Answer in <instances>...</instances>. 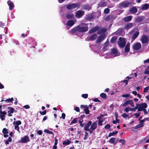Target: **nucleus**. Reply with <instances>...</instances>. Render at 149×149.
I'll list each match as a JSON object with an SVG mask.
<instances>
[{
  "label": "nucleus",
  "instance_id": "nucleus-1",
  "mask_svg": "<svg viewBox=\"0 0 149 149\" xmlns=\"http://www.w3.org/2000/svg\"><path fill=\"white\" fill-rule=\"evenodd\" d=\"M88 24L82 23V25H78L74 27L70 31L71 33L75 35L78 36L79 33L85 32L88 31Z\"/></svg>",
  "mask_w": 149,
  "mask_h": 149
},
{
  "label": "nucleus",
  "instance_id": "nucleus-2",
  "mask_svg": "<svg viewBox=\"0 0 149 149\" xmlns=\"http://www.w3.org/2000/svg\"><path fill=\"white\" fill-rule=\"evenodd\" d=\"M80 3H73L67 5L66 7L68 10H71L74 9L77 7V8H79L80 7Z\"/></svg>",
  "mask_w": 149,
  "mask_h": 149
},
{
  "label": "nucleus",
  "instance_id": "nucleus-3",
  "mask_svg": "<svg viewBox=\"0 0 149 149\" xmlns=\"http://www.w3.org/2000/svg\"><path fill=\"white\" fill-rule=\"evenodd\" d=\"M119 41L118 42V44L119 46L121 48L124 47L126 43V40L125 38H122L120 37L119 38Z\"/></svg>",
  "mask_w": 149,
  "mask_h": 149
},
{
  "label": "nucleus",
  "instance_id": "nucleus-4",
  "mask_svg": "<svg viewBox=\"0 0 149 149\" xmlns=\"http://www.w3.org/2000/svg\"><path fill=\"white\" fill-rule=\"evenodd\" d=\"M136 105L139 106L138 111H142L144 109H146L147 107V104L145 103L141 104H137Z\"/></svg>",
  "mask_w": 149,
  "mask_h": 149
},
{
  "label": "nucleus",
  "instance_id": "nucleus-5",
  "mask_svg": "<svg viewBox=\"0 0 149 149\" xmlns=\"http://www.w3.org/2000/svg\"><path fill=\"white\" fill-rule=\"evenodd\" d=\"M132 4V2L124 1L120 3L119 5L121 7L125 8L128 7L129 6L131 5Z\"/></svg>",
  "mask_w": 149,
  "mask_h": 149
},
{
  "label": "nucleus",
  "instance_id": "nucleus-6",
  "mask_svg": "<svg viewBox=\"0 0 149 149\" xmlns=\"http://www.w3.org/2000/svg\"><path fill=\"white\" fill-rule=\"evenodd\" d=\"M84 11L81 10L77 11L76 12L75 17L78 18H80L84 15Z\"/></svg>",
  "mask_w": 149,
  "mask_h": 149
},
{
  "label": "nucleus",
  "instance_id": "nucleus-7",
  "mask_svg": "<svg viewBox=\"0 0 149 149\" xmlns=\"http://www.w3.org/2000/svg\"><path fill=\"white\" fill-rule=\"evenodd\" d=\"M140 40L143 44H145L148 42V38L146 35H143L142 36Z\"/></svg>",
  "mask_w": 149,
  "mask_h": 149
},
{
  "label": "nucleus",
  "instance_id": "nucleus-8",
  "mask_svg": "<svg viewBox=\"0 0 149 149\" xmlns=\"http://www.w3.org/2000/svg\"><path fill=\"white\" fill-rule=\"evenodd\" d=\"M141 47V44L139 42H137L134 43L132 46V48L134 50H138Z\"/></svg>",
  "mask_w": 149,
  "mask_h": 149
},
{
  "label": "nucleus",
  "instance_id": "nucleus-9",
  "mask_svg": "<svg viewBox=\"0 0 149 149\" xmlns=\"http://www.w3.org/2000/svg\"><path fill=\"white\" fill-rule=\"evenodd\" d=\"M21 141H19V143H26L30 141L29 137L27 136H25L24 137L21 138Z\"/></svg>",
  "mask_w": 149,
  "mask_h": 149
},
{
  "label": "nucleus",
  "instance_id": "nucleus-10",
  "mask_svg": "<svg viewBox=\"0 0 149 149\" xmlns=\"http://www.w3.org/2000/svg\"><path fill=\"white\" fill-rule=\"evenodd\" d=\"M105 36L104 34H102L99 36L96 41V42L97 43H98L101 42L102 41L104 40L105 38Z\"/></svg>",
  "mask_w": 149,
  "mask_h": 149
},
{
  "label": "nucleus",
  "instance_id": "nucleus-11",
  "mask_svg": "<svg viewBox=\"0 0 149 149\" xmlns=\"http://www.w3.org/2000/svg\"><path fill=\"white\" fill-rule=\"evenodd\" d=\"M99 29L100 28L99 26H95L89 30L88 33L90 34L92 33L98 31Z\"/></svg>",
  "mask_w": 149,
  "mask_h": 149
},
{
  "label": "nucleus",
  "instance_id": "nucleus-12",
  "mask_svg": "<svg viewBox=\"0 0 149 149\" xmlns=\"http://www.w3.org/2000/svg\"><path fill=\"white\" fill-rule=\"evenodd\" d=\"M149 8V4L146 3L143 4L141 6V9L143 11L146 10Z\"/></svg>",
  "mask_w": 149,
  "mask_h": 149
},
{
  "label": "nucleus",
  "instance_id": "nucleus-13",
  "mask_svg": "<svg viewBox=\"0 0 149 149\" xmlns=\"http://www.w3.org/2000/svg\"><path fill=\"white\" fill-rule=\"evenodd\" d=\"M91 8V6L88 4H84L82 6L81 9L89 10Z\"/></svg>",
  "mask_w": 149,
  "mask_h": 149
},
{
  "label": "nucleus",
  "instance_id": "nucleus-14",
  "mask_svg": "<svg viewBox=\"0 0 149 149\" xmlns=\"http://www.w3.org/2000/svg\"><path fill=\"white\" fill-rule=\"evenodd\" d=\"M8 109H9L10 110L8 112V115L9 116H12V115L11 114L13 113L14 112V109L13 108L10 107H8Z\"/></svg>",
  "mask_w": 149,
  "mask_h": 149
},
{
  "label": "nucleus",
  "instance_id": "nucleus-15",
  "mask_svg": "<svg viewBox=\"0 0 149 149\" xmlns=\"http://www.w3.org/2000/svg\"><path fill=\"white\" fill-rule=\"evenodd\" d=\"M133 17L132 15H130L125 17L123 18V21L125 22H128L130 21Z\"/></svg>",
  "mask_w": 149,
  "mask_h": 149
},
{
  "label": "nucleus",
  "instance_id": "nucleus-16",
  "mask_svg": "<svg viewBox=\"0 0 149 149\" xmlns=\"http://www.w3.org/2000/svg\"><path fill=\"white\" fill-rule=\"evenodd\" d=\"M137 11V9L135 6L132 7L130 10V12L132 14L136 13Z\"/></svg>",
  "mask_w": 149,
  "mask_h": 149
},
{
  "label": "nucleus",
  "instance_id": "nucleus-17",
  "mask_svg": "<svg viewBox=\"0 0 149 149\" xmlns=\"http://www.w3.org/2000/svg\"><path fill=\"white\" fill-rule=\"evenodd\" d=\"M133 26V24L132 23H127L124 27V28L126 30L130 29Z\"/></svg>",
  "mask_w": 149,
  "mask_h": 149
},
{
  "label": "nucleus",
  "instance_id": "nucleus-18",
  "mask_svg": "<svg viewBox=\"0 0 149 149\" xmlns=\"http://www.w3.org/2000/svg\"><path fill=\"white\" fill-rule=\"evenodd\" d=\"M7 3L9 6V9L10 10H12L14 7V4L13 3L11 2L10 0H8L7 1Z\"/></svg>",
  "mask_w": 149,
  "mask_h": 149
},
{
  "label": "nucleus",
  "instance_id": "nucleus-19",
  "mask_svg": "<svg viewBox=\"0 0 149 149\" xmlns=\"http://www.w3.org/2000/svg\"><path fill=\"white\" fill-rule=\"evenodd\" d=\"M92 121H89L88 123L86 124L85 127L84 128V130L86 131H88L89 128L92 124Z\"/></svg>",
  "mask_w": 149,
  "mask_h": 149
},
{
  "label": "nucleus",
  "instance_id": "nucleus-20",
  "mask_svg": "<svg viewBox=\"0 0 149 149\" xmlns=\"http://www.w3.org/2000/svg\"><path fill=\"white\" fill-rule=\"evenodd\" d=\"M93 18V16L91 14H89L86 15L85 19L87 20H91Z\"/></svg>",
  "mask_w": 149,
  "mask_h": 149
},
{
  "label": "nucleus",
  "instance_id": "nucleus-21",
  "mask_svg": "<svg viewBox=\"0 0 149 149\" xmlns=\"http://www.w3.org/2000/svg\"><path fill=\"white\" fill-rule=\"evenodd\" d=\"M113 19V20H114L115 18H113V15H109L106 17L104 19L106 21H110Z\"/></svg>",
  "mask_w": 149,
  "mask_h": 149
},
{
  "label": "nucleus",
  "instance_id": "nucleus-22",
  "mask_svg": "<svg viewBox=\"0 0 149 149\" xmlns=\"http://www.w3.org/2000/svg\"><path fill=\"white\" fill-rule=\"evenodd\" d=\"M74 17V15L71 13H67L66 15V17L68 19H72Z\"/></svg>",
  "mask_w": 149,
  "mask_h": 149
},
{
  "label": "nucleus",
  "instance_id": "nucleus-23",
  "mask_svg": "<svg viewBox=\"0 0 149 149\" xmlns=\"http://www.w3.org/2000/svg\"><path fill=\"white\" fill-rule=\"evenodd\" d=\"M130 44L129 42H127L126 44L124 49V51L125 52L127 53L130 51Z\"/></svg>",
  "mask_w": 149,
  "mask_h": 149
},
{
  "label": "nucleus",
  "instance_id": "nucleus-24",
  "mask_svg": "<svg viewBox=\"0 0 149 149\" xmlns=\"http://www.w3.org/2000/svg\"><path fill=\"white\" fill-rule=\"evenodd\" d=\"M97 127V123L96 121L94 122L91 125L90 128L92 130H95Z\"/></svg>",
  "mask_w": 149,
  "mask_h": 149
},
{
  "label": "nucleus",
  "instance_id": "nucleus-25",
  "mask_svg": "<svg viewBox=\"0 0 149 149\" xmlns=\"http://www.w3.org/2000/svg\"><path fill=\"white\" fill-rule=\"evenodd\" d=\"M6 112L5 111H4L0 114V117L2 120H4L5 119V115L6 114Z\"/></svg>",
  "mask_w": 149,
  "mask_h": 149
},
{
  "label": "nucleus",
  "instance_id": "nucleus-26",
  "mask_svg": "<svg viewBox=\"0 0 149 149\" xmlns=\"http://www.w3.org/2000/svg\"><path fill=\"white\" fill-rule=\"evenodd\" d=\"M74 24V21L70 20L67 22L66 25L68 26H72Z\"/></svg>",
  "mask_w": 149,
  "mask_h": 149
},
{
  "label": "nucleus",
  "instance_id": "nucleus-27",
  "mask_svg": "<svg viewBox=\"0 0 149 149\" xmlns=\"http://www.w3.org/2000/svg\"><path fill=\"white\" fill-rule=\"evenodd\" d=\"M111 52L112 54L114 55L115 56H117L118 51L117 49L115 48H113L111 50Z\"/></svg>",
  "mask_w": 149,
  "mask_h": 149
},
{
  "label": "nucleus",
  "instance_id": "nucleus-28",
  "mask_svg": "<svg viewBox=\"0 0 149 149\" xmlns=\"http://www.w3.org/2000/svg\"><path fill=\"white\" fill-rule=\"evenodd\" d=\"M3 98H2L1 101V102H3L4 101L6 102H10L13 103V101L14 100L13 98V97H12L11 98H9V99H7L6 100H3Z\"/></svg>",
  "mask_w": 149,
  "mask_h": 149
},
{
  "label": "nucleus",
  "instance_id": "nucleus-29",
  "mask_svg": "<svg viewBox=\"0 0 149 149\" xmlns=\"http://www.w3.org/2000/svg\"><path fill=\"white\" fill-rule=\"evenodd\" d=\"M139 34V31H136L132 36V39L133 40L136 39L137 37L138 36Z\"/></svg>",
  "mask_w": 149,
  "mask_h": 149
},
{
  "label": "nucleus",
  "instance_id": "nucleus-30",
  "mask_svg": "<svg viewBox=\"0 0 149 149\" xmlns=\"http://www.w3.org/2000/svg\"><path fill=\"white\" fill-rule=\"evenodd\" d=\"M97 37V34L94 33L90 37L89 39L91 41L94 40Z\"/></svg>",
  "mask_w": 149,
  "mask_h": 149
},
{
  "label": "nucleus",
  "instance_id": "nucleus-31",
  "mask_svg": "<svg viewBox=\"0 0 149 149\" xmlns=\"http://www.w3.org/2000/svg\"><path fill=\"white\" fill-rule=\"evenodd\" d=\"M99 6L100 7H103L107 5V3L105 1H101L98 4Z\"/></svg>",
  "mask_w": 149,
  "mask_h": 149
},
{
  "label": "nucleus",
  "instance_id": "nucleus-32",
  "mask_svg": "<svg viewBox=\"0 0 149 149\" xmlns=\"http://www.w3.org/2000/svg\"><path fill=\"white\" fill-rule=\"evenodd\" d=\"M143 19L142 17H138L135 19V22H139L142 21Z\"/></svg>",
  "mask_w": 149,
  "mask_h": 149
},
{
  "label": "nucleus",
  "instance_id": "nucleus-33",
  "mask_svg": "<svg viewBox=\"0 0 149 149\" xmlns=\"http://www.w3.org/2000/svg\"><path fill=\"white\" fill-rule=\"evenodd\" d=\"M123 31V29H119L116 32V34L117 35H120L122 33Z\"/></svg>",
  "mask_w": 149,
  "mask_h": 149
},
{
  "label": "nucleus",
  "instance_id": "nucleus-34",
  "mask_svg": "<svg viewBox=\"0 0 149 149\" xmlns=\"http://www.w3.org/2000/svg\"><path fill=\"white\" fill-rule=\"evenodd\" d=\"M131 102H132V100H127L123 104V107H125L127 106L128 104H130Z\"/></svg>",
  "mask_w": 149,
  "mask_h": 149
},
{
  "label": "nucleus",
  "instance_id": "nucleus-35",
  "mask_svg": "<svg viewBox=\"0 0 149 149\" xmlns=\"http://www.w3.org/2000/svg\"><path fill=\"white\" fill-rule=\"evenodd\" d=\"M71 143V141L69 139H67V141H64L62 144L63 145H67L70 144Z\"/></svg>",
  "mask_w": 149,
  "mask_h": 149
},
{
  "label": "nucleus",
  "instance_id": "nucleus-36",
  "mask_svg": "<svg viewBox=\"0 0 149 149\" xmlns=\"http://www.w3.org/2000/svg\"><path fill=\"white\" fill-rule=\"evenodd\" d=\"M106 30L105 29H102L99 31L97 32V33L99 34H101L102 33H104L106 32Z\"/></svg>",
  "mask_w": 149,
  "mask_h": 149
},
{
  "label": "nucleus",
  "instance_id": "nucleus-37",
  "mask_svg": "<svg viewBox=\"0 0 149 149\" xmlns=\"http://www.w3.org/2000/svg\"><path fill=\"white\" fill-rule=\"evenodd\" d=\"M117 39L116 36H113L112 38L110 40V42L111 43H113Z\"/></svg>",
  "mask_w": 149,
  "mask_h": 149
},
{
  "label": "nucleus",
  "instance_id": "nucleus-38",
  "mask_svg": "<svg viewBox=\"0 0 149 149\" xmlns=\"http://www.w3.org/2000/svg\"><path fill=\"white\" fill-rule=\"evenodd\" d=\"M143 124L141 123L139 125H136L134 127L135 129H137L141 127H143Z\"/></svg>",
  "mask_w": 149,
  "mask_h": 149
},
{
  "label": "nucleus",
  "instance_id": "nucleus-39",
  "mask_svg": "<svg viewBox=\"0 0 149 149\" xmlns=\"http://www.w3.org/2000/svg\"><path fill=\"white\" fill-rule=\"evenodd\" d=\"M118 133V131H115V132H113L112 133L110 132L109 135H108V137H110L112 136H114V135L117 134Z\"/></svg>",
  "mask_w": 149,
  "mask_h": 149
},
{
  "label": "nucleus",
  "instance_id": "nucleus-40",
  "mask_svg": "<svg viewBox=\"0 0 149 149\" xmlns=\"http://www.w3.org/2000/svg\"><path fill=\"white\" fill-rule=\"evenodd\" d=\"M78 118H74L72 121H71V123L70 124V125H71L73 124L76 123H77V120L78 119Z\"/></svg>",
  "mask_w": 149,
  "mask_h": 149
},
{
  "label": "nucleus",
  "instance_id": "nucleus-41",
  "mask_svg": "<svg viewBox=\"0 0 149 149\" xmlns=\"http://www.w3.org/2000/svg\"><path fill=\"white\" fill-rule=\"evenodd\" d=\"M116 140V138H111L109 141V142L111 143L114 144L115 143V141Z\"/></svg>",
  "mask_w": 149,
  "mask_h": 149
},
{
  "label": "nucleus",
  "instance_id": "nucleus-42",
  "mask_svg": "<svg viewBox=\"0 0 149 149\" xmlns=\"http://www.w3.org/2000/svg\"><path fill=\"white\" fill-rule=\"evenodd\" d=\"M22 123L21 122L20 120H17L15 122L14 121L13 122V124L14 125H16L18 126V125H20Z\"/></svg>",
  "mask_w": 149,
  "mask_h": 149
},
{
  "label": "nucleus",
  "instance_id": "nucleus-43",
  "mask_svg": "<svg viewBox=\"0 0 149 149\" xmlns=\"http://www.w3.org/2000/svg\"><path fill=\"white\" fill-rule=\"evenodd\" d=\"M2 133L3 134H8V130L6 128H4L2 130Z\"/></svg>",
  "mask_w": 149,
  "mask_h": 149
},
{
  "label": "nucleus",
  "instance_id": "nucleus-44",
  "mask_svg": "<svg viewBox=\"0 0 149 149\" xmlns=\"http://www.w3.org/2000/svg\"><path fill=\"white\" fill-rule=\"evenodd\" d=\"M100 96L104 99H105L107 97V95L105 93H102L100 95Z\"/></svg>",
  "mask_w": 149,
  "mask_h": 149
},
{
  "label": "nucleus",
  "instance_id": "nucleus-45",
  "mask_svg": "<svg viewBox=\"0 0 149 149\" xmlns=\"http://www.w3.org/2000/svg\"><path fill=\"white\" fill-rule=\"evenodd\" d=\"M44 132L45 133H47L49 134H52V135H54V133L52 131H49V130H47V129H45L44 130Z\"/></svg>",
  "mask_w": 149,
  "mask_h": 149
},
{
  "label": "nucleus",
  "instance_id": "nucleus-46",
  "mask_svg": "<svg viewBox=\"0 0 149 149\" xmlns=\"http://www.w3.org/2000/svg\"><path fill=\"white\" fill-rule=\"evenodd\" d=\"M110 11V10L108 8H105L104 10V13L105 14H108L109 13Z\"/></svg>",
  "mask_w": 149,
  "mask_h": 149
},
{
  "label": "nucleus",
  "instance_id": "nucleus-47",
  "mask_svg": "<svg viewBox=\"0 0 149 149\" xmlns=\"http://www.w3.org/2000/svg\"><path fill=\"white\" fill-rule=\"evenodd\" d=\"M120 143H121L122 145L124 144L125 142V141L124 139H120L119 141Z\"/></svg>",
  "mask_w": 149,
  "mask_h": 149
},
{
  "label": "nucleus",
  "instance_id": "nucleus-48",
  "mask_svg": "<svg viewBox=\"0 0 149 149\" xmlns=\"http://www.w3.org/2000/svg\"><path fill=\"white\" fill-rule=\"evenodd\" d=\"M109 43V41L108 40H107L104 44V47H103V49L105 47H107V46L108 45Z\"/></svg>",
  "mask_w": 149,
  "mask_h": 149
},
{
  "label": "nucleus",
  "instance_id": "nucleus-49",
  "mask_svg": "<svg viewBox=\"0 0 149 149\" xmlns=\"http://www.w3.org/2000/svg\"><path fill=\"white\" fill-rule=\"evenodd\" d=\"M110 128V125L108 124H107L104 127V128L106 129H109Z\"/></svg>",
  "mask_w": 149,
  "mask_h": 149
},
{
  "label": "nucleus",
  "instance_id": "nucleus-50",
  "mask_svg": "<svg viewBox=\"0 0 149 149\" xmlns=\"http://www.w3.org/2000/svg\"><path fill=\"white\" fill-rule=\"evenodd\" d=\"M84 111L85 112V113L86 114H88L89 113V110L88 109H84Z\"/></svg>",
  "mask_w": 149,
  "mask_h": 149
},
{
  "label": "nucleus",
  "instance_id": "nucleus-51",
  "mask_svg": "<svg viewBox=\"0 0 149 149\" xmlns=\"http://www.w3.org/2000/svg\"><path fill=\"white\" fill-rule=\"evenodd\" d=\"M82 97L84 98H87L88 97V94H83L82 95Z\"/></svg>",
  "mask_w": 149,
  "mask_h": 149
},
{
  "label": "nucleus",
  "instance_id": "nucleus-52",
  "mask_svg": "<svg viewBox=\"0 0 149 149\" xmlns=\"http://www.w3.org/2000/svg\"><path fill=\"white\" fill-rule=\"evenodd\" d=\"M46 113H47V111H46L45 110L44 111L42 112L41 111H40V113L41 115H45L46 114Z\"/></svg>",
  "mask_w": 149,
  "mask_h": 149
},
{
  "label": "nucleus",
  "instance_id": "nucleus-53",
  "mask_svg": "<svg viewBox=\"0 0 149 149\" xmlns=\"http://www.w3.org/2000/svg\"><path fill=\"white\" fill-rule=\"evenodd\" d=\"M149 89V86H147L144 88L143 92L145 93Z\"/></svg>",
  "mask_w": 149,
  "mask_h": 149
},
{
  "label": "nucleus",
  "instance_id": "nucleus-54",
  "mask_svg": "<svg viewBox=\"0 0 149 149\" xmlns=\"http://www.w3.org/2000/svg\"><path fill=\"white\" fill-rule=\"evenodd\" d=\"M15 129L16 130H17V131H18L19 132H20L19 131V127L17 125H15Z\"/></svg>",
  "mask_w": 149,
  "mask_h": 149
},
{
  "label": "nucleus",
  "instance_id": "nucleus-55",
  "mask_svg": "<svg viewBox=\"0 0 149 149\" xmlns=\"http://www.w3.org/2000/svg\"><path fill=\"white\" fill-rule=\"evenodd\" d=\"M130 94H123L122 95V96L123 97H129L130 96Z\"/></svg>",
  "mask_w": 149,
  "mask_h": 149
},
{
  "label": "nucleus",
  "instance_id": "nucleus-56",
  "mask_svg": "<svg viewBox=\"0 0 149 149\" xmlns=\"http://www.w3.org/2000/svg\"><path fill=\"white\" fill-rule=\"evenodd\" d=\"M85 117V115L84 114L83 115L79 117H78V119H80L81 120L83 119Z\"/></svg>",
  "mask_w": 149,
  "mask_h": 149
},
{
  "label": "nucleus",
  "instance_id": "nucleus-57",
  "mask_svg": "<svg viewBox=\"0 0 149 149\" xmlns=\"http://www.w3.org/2000/svg\"><path fill=\"white\" fill-rule=\"evenodd\" d=\"M103 121L102 120H99L98 122V125L99 126H102V123L103 122Z\"/></svg>",
  "mask_w": 149,
  "mask_h": 149
},
{
  "label": "nucleus",
  "instance_id": "nucleus-58",
  "mask_svg": "<svg viewBox=\"0 0 149 149\" xmlns=\"http://www.w3.org/2000/svg\"><path fill=\"white\" fill-rule=\"evenodd\" d=\"M122 116L123 118H126L128 116V115L125 113H123L122 114Z\"/></svg>",
  "mask_w": 149,
  "mask_h": 149
},
{
  "label": "nucleus",
  "instance_id": "nucleus-59",
  "mask_svg": "<svg viewBox=\"0 0 149 149\" xmlns=\"http://www.w3.org/2000/svg\"><path fill=\"white\" fill-rule=\"evenodd\" d=\"M74 109L77 112H79L80 111L79 108L78 107H76L74 108Z\"/></svg>",
  "mask_w": 149,
  "mask_h": 149
},
{
  "label": "nucleus",
  "instance_id": "nucleus-60",
  "mask_svg": "<svg viewBox=\"0 0 149 149\" xmlns=\"http://www.w3.org/2000/svg\"><path fill=\"white\" fill-rule=\"evenodd\" d=\"M94 102H100V101L97 98H95L93 100Z\"/></svg>",
  "mask_w": 149,
  "mask_h": 149
},
{
  "label": "nucleus",
  "instance_id": "nucleus-61",
  "mask_svg": "<svg viewBox=\"0 0 149 149\" xmlns=\"http://www.w3.org/2000/svg\"><path fill=\"white\" fill-rule=\"evenodd\" d=\"M37 133L39 135H41L42 134V132L41 130H38L37 132Z\"/></svg>",
  "mask_w": 149,
  "mask_h": 149
},
{
  "label": "nucleus",
  "instance_id": "nucleus-62",
  "mask_svg": "<svg viewBox=\"0 0 149 149\" xmlns=\"http://www.w3.org/2000/svg\"><path fill=\"white\" fill-rule=\"evenodd\" d=\"M140 115V112H138V113H136L134 114V115L135 116L136 118H137L139 117Z\"/></svg>",
  "mask_w": 149,
  "mask_h": 149
},
{
  "label": "nucleus",
  "instance_id": "nucleus-63",
  "mask_svg": "<svg viewBox=\"0 0 149 149\" xmlns=\"http://www.w3.org/2000/svg\"><path fill=\"white\" fill-rule=\"evenodd\" d=\"M23 107L27 109H29L30 108V107L28 105H26L24 106Z\"/></svg>",
  "mask_w": 149,
  "mask_h": 149
},
{
  "label": "nucleus",
  "instance_id": "nucleus-64",
  "mask_svg": "<svg viewBox=\"0 0 149 149\" xmlns=\"http://www.w3.org/2000/svg\"><path fill=\"white\" fill-rule=\"evenodd\" d=\"M144 73L146 74H149V71H148V70L146 69L144 70Z\"/></svg>",
  "mask_w": 149,
  "mask_h": 149
}]
</instances>
